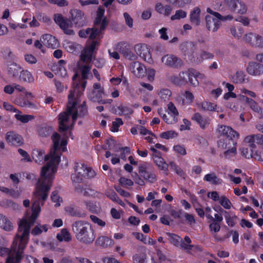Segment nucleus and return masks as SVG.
I'll return each mask as SVG.
<instances>
[{"instance_id":"nucleus-27","label":"nucleus","mask_w":263,"mask_h":263,"mask_svg":"<svg viewBox=\"0 0 263 263\" xmlns=\"http://www.w3.org/2000/svg\"><path fill=\"white\" fill-rule=\"evenodd\" d=\"M6 139L9 144L14 146H19L23 143L22 136L13 132H8L6 135Z\"/></svg>"},{"instance_id":"nucleus-59","label":"nucleus","mask_w":263,"mask_h":263,"mask_svg":"<svg viewBox=\"0 0 263 263\" xmlns=\"http://www.w3.org/2000/svg\"><path fill=\"white\" fill-rule=\"evenodd\" d=\"M193 71L194 72H193L192 77L194 80H196L198 82V85H199L200 81L201 82L205 80L206 78L204 74L196 71L194 69Z\"/></svg>"},{"instance_id":"nucleus-17","label":"nucleus","mask_w":263,"mask_h":263,"mask_svg":"<svg viewBox=\"0 0 263 263\" xmlns=\"http://www.w3.org/2000/svg\"><path fill=\"white\" fill-rule=\"evenodd\" d=\"M161 61L165 66L170 67L178 68L183 65L182 60L172 54L163 56Z\"/></svg>"},{"instance_id":"nucleus-45","label":"nucleus","mask_w":263,"mask_h":263,"mask_svg":"<svg viewBox=\"0 0 263 263\" xmlns=\"http://www.w3.org/2000/svg\"><path fill=\"white\" fill-rule=\"evenodd\" d=\"M166 234L168 236V239L171 243L177 247L181 246L182 239L180 237L175 234L170 233H168Z\"/></svg>"},{"instance_id":"nucleus-54","label":"nucleus","mask_w":263,"mask_h":263,"mask_svg":"<svg viewBox=\"0 0 263 263\" xmlns=\"http://www.w3.org/2000/svg\"><path fill=\"white\" fill-rule=\"evenodd\" d=\"M63 46L65 49L69 52H73L76 49V44L69 41H65L63 43Z\"/></svg>"},{"instance_id":"nucleus-28","label":"nucleus","mask_w":263,"mask_h":263,"mask_svg":"<svg viewBox=\"0 0 263 263\" xmlns=\"http://www.w3.org/2000/svg\"><path fill=\"white\" fill-rule=\"evenodd\" d=\"M191 119L195 121L199 125L200 127L203 129L207 128L211 122V120L209 117L202 116L199 113H195Z\"/></svg>"},{"instance_id":"nucleus-18","label":"nucleus","mask_w":263,"mask_h":263,"mask_svg":"<svg viewBox=\"0 0 263 263\" xmlns=\"http://www.w3.org/2000/svg\"><path fill=\"white\" fill-rule=\"evenodd\" d=\"M139 173L146 181L150 183H154L157 179L156 174L148 169V165L146 163L139 166Z\"/></svg>"},{"instance_id":"nucleus-41","label":"nucleus","mask_w":263,"mask_h":263,"mask_svg":"<svg viewBox=\"0 0 263 263\" xmlns=\"http://www.w3.org/2000/svg\"><path fill=\"white\" fill-rule=\"evenodd\" d=\"M15 118L22 123H27L29 121L32 120L34 119V117L31 115H22V112L18 110L16 112L14 115Z\"/></svg>"},{"instance_id":"nucleus-2","label":"nucleus","mask_w":263,"mask_h":263,"mask_svg":"<svg viewBox=\"0 0 263 263\" xmlns=\"http://www.w3.org/2000/svg\"><path fill=\"white\" fill-rule=\"evenodd\" d=\"M67 108L66 111L59 115V124L60 132L72 129L78 116L82 117L87 113L85 102L83 101L81 105L80 97L74 96V92L70 91L68 96Z\"/></svg>"},{"instance_id":"nucleus-60","label":"nucleus","mask_w":263,"mask_h":263,"mask_svg":"<svg viewBox=\"0 0 263 263\" xmlns=\"http://www.w3.org/2000/svg\"><path fill=\"white\" fill-rule=\"evenodd\" d=\"M227 223L230 227H234L236 223L237 217L234 215L227 214L225 216Z\"/></svg>"},{"instance_id":"nucleus-31","label":"nucleus","mask_w":263,"mask_h":263,"mask_svg":"<svg viewBox=\"0 0 263 263\" xmlns=\"http://www.w3.org/2000/svg\"><path fill=\"white\" fill-rule=\"evenodd\" d=\"M22 70V68L18 64L11 62L8 64V74L13 78H17Z\"/></svg>"},{"instance_id":"nucleus-26","label":"nucleus","mask_w":263,"mask_h":263,"mask_svg":"<svg viewBox=\"0 0 263 263\" xmlns=\"http://www.w3.org/2000/svg\"><path fill=\"white\" fill-rule=\"evenodd\" d=\"M41 41L44 45L52 49L58 48L59 44L58 40L49 34L43 35L41 38Z\"/></svg>"},{"instance_id":"nucleus-1","label":"nucleus","mask_w":263,"mask_h":263,"mask_svg":"<svg viewBox=\"0 0 263 263\" xmlns=\"http://www.w3.org/2000/svg\"><path fill=\"white\" fill-rule=\"evenodd\" d=\"M53 148L48 155H45V152L41 149H34L32 152V159L37 163L40 164L43 161L46 162L42 167L41 177L39 179L34 193L32 204L37 201L41 206L47 199L48 192L52 185L54 175L57 172L58 165L60 161L61 154L67 150V137H61L58 133H54L51 136Z\"/></svg>"},{"instance_id":"nucleus-63","label":"nucleus","mask_w":263,"mask_h":263,"mask_svg":"<svg viewBox=\"0 0 263 263\" xmlns=\"http://www.w3.org/2000/svg\"><path fill=\"white\" fill-rule=\"evenodd\" d=\"M125 23L129 28L133 27V19L128 12H124L123 14Z\"/></svg>"},{"instance_id":"nucleus-3","label":"nucleus","mask_w":263,"mask_h":263,"mask_svg":"<svg viewBox=\"0 0 263 263\" xmlns=\"http://www.w3.org/2000/svg\"><path fill=\"white\" fill-rule=\"evenodd\" d=\"M77 66L83 79H78V74L75 73L72 77V89L70 91L74 92V96L80 97L86 87L87 82L85 80L90 74L91 64V63L79 61Z\"/></svg>"},{"instance_id":"nucleus-53","label":"nucleus","mask_w":263,"mask_h":263,"mask_svg":"<svg viewBox=\"0 0 263 263\" xmlns=\"http://www.w3.org/2000/svg\"><path fill=\"white\" fill-rule=\"evenodd\" d=\"M186 12L181 9L176 10L175 13L171 17L172 21L184 18L186 17Z\"/></svg>"},{"instance_id":"nucleus-57","label":"nucleus","mask_w":263,"mask_h":263,"mask_svg":"<svg viewBox=\"0 0 263 263\" xmlns=\"http://www.w3.org/2000/svg\"><path fill=\"white\" fill-rule=\"evenodd\" d=\"M123 124V122L121 119L117 118L115 121L112 122L110 130L113 132H117L119 130V127L122 125Z\"/></svg>"},{"instance_id":"nucleus-16","label":"nucleus","mask_w":263,"mask_h":263,"mask_svg":"<svg viewBox=\"0 0 263 263\" xmlns=\"http://www.w3.org/2000/svg\"><path fill=\"white\" fill-rule=\"evenodd\" d=\"M54 21L64 32L69 35L74 34L73 31L71 29L72 25L70 21L63 17L60 14H57L54 15Z\"/></svg>"},{"instance_id":"nucleus-23","label":"nucleus","mask_w":263,"mask_h":263,"mask_svg":"<svg viewBox=\"0 0 263 263\" xmlns=\"http://www.w3.org/2000/svg\"><path fill=\"white\" fill-rule=\"evenodd\" d=\"M129 69L137 78H142L146 74L145 66L139 62H132L129 66Z\"/></svg>"},{"instance_id":"nucleus-14","label":"nucleus","mask_w":263,"mask_h":263,"mask_svg":"<svg viewBox=\"0 0 263 263\" xmlns=\"http://www.w3.org/2000/svg\"><path fill=\"white\" fill-rule=\"evenodd\" d=\"M243 40L253 47L263 48V37L259 34L249 32L243 36Z\"/></svg>"},{"instance_id":"nucleus-48","label":"nucleus","mask_w":263,"mask_h":263,"mask_svg":"<svg viewBox=\"0 0 263 263\" xmlns=\"http://www.w3.org/2000/svg\"><path fill=\"white\" fill-rule=\"evenodd\" d=\"M246 74L243 71H237L233 77V81L235 83H243L246 81Z\"/></svg>"},{"instance_id":"nucleus-50","label":"nucleus","mask_w":263,"mask_h":263,"mask_svg":"<svg viewBox=\"0 0 263 263\" xmlns=\"http://www.w3.org/2000/svg\"><path fill=\"white\" fill-rule=\"evenodd\" d=\"M230 31L233 36L239 38L241 36L243 33V29L240 26H233L230 28Z\"/></svg>"},{"instance_id":"nucleus-7","label":"nucleus","mask_w":263,"mask_h":263,"mask_svg":"<svg viewBox=\"0 0 263 263\" xmlns=\"http://www.w3.org/2000/svg\"><path fill=\"white\" fill-rule=\"evenodd\" d=\"M193 69H189L186 71H183L179 73L178 76H172L171 78V81L177 85L185 84L188 82L191 85L195 87L198 86V82L196 80H194L192 73Z\"/></svg>"},{"instance_id":"nucleus-55","label":"nucleus","mask_w":263,"mask_h":263,"mask_svg":"<svg viewBox=\"0 0 263 263\" xmlns=\"http://www.w3.org/2000/svg\"><path fill=\"white\" fill-rule=\"evenodd\" d=\"M51 199L52 202L55 203V206H59L61 203L62 202V199L59 196L58 193L56 191H53L51 195Z\"/></svg>"},{"instance_id":"nucleus-58","label":"nucleus","mask_w":263,"mask_h":263,"mask_svg":"<svg viewBox=\"0 0 263 263\" xmlns=\"http://www.w3.org/2000/svg\"><path fill=\"white\" fill-rule=\"evenodd\" d=\"M240 151L241 155L247 159L252 158L253 149L251 151H249V148L246 147H242L240 148Z\"/></svg>"},{"instance_id":"nucleus-15","label":"nucleus","mask_w":263,"mask_h":263,"mask_svg":"<svg viewBox=\"0 0 263 263\" xmlns=\"http://www.w3.org/2000/svg\"><path fill=\"white\" fill-rule=\"evenodd\" d=\"M136 53L148 63L153 62L150 47L145 44H138L135 46Z\"/></svg>"},{"instance_id":"nucleus-36","label":"nucleus","mask_w":263,"mask_h":263,"mask_svg":"<svg viewBox=\"0 0 263 263\" xmlns=\"http://www.w3.org/2000/svg\"><path fill=\"white\" fill-rule=\"evenodd\" d=\"M203 180L214 185H219L222 182V179L219 178L214 173H211L205 175Z\"/></svg>"},{"instance_id":"nucleus-49","label":"nucleus","mask_w":263,"mask_h":263,"mask_svg":"<svg viewBox=\"0 0 263 263\" xmlns=\"http://www.w3.org/2000/svg\"><path fill=\"white\" fill-rule=\"evenodd\" d=\"M134 263H147L146 254L144 253L136 254L133 256Z\"/></svg>"},{"instance_id":"nucleus-20","label":"nucleus","mask_w":263,"mask_h":263,"mask_svg":"<svg viewBox=\"0 0 263 263\" xmlns=\"http://www.w3.org/2000/svg\"><path fill=\"white\" fill-rule=\"evenodd\" d=\"M70 23L76 27H80L83 26L85 24V18L84 13L81 10L78 9H73L70 11Z\"/></svg>"},{"instance_id":"nucleus-44","label":"nucleus","mask_w":263,"mask_h":263,"mask_svg":"<svg viewBox=\"0 0 263 263\" xmlns=\"http://www.w3.org/2000/svg\"><path fill=\"white\" fill-rule=\"evenodd\" d=\"M96 243L102 247H107L113 245L114 242L113 240L107 236H100L97 239Z\"/></svg>"},{"instance_id":"nucleus-35","label":"nucleus","mask_w":263,"mask_h":263,"mask_svg":"<svg viewBox=\"0 0 263 263\" xmlns=\"http://www.w3.org/2000/svg\"><path fill=\"white\" fill-rule=\"evenodd\" d=\"M167 260H169L167 258L165 254L162 253V251L158 250L156 253H153L151 255V263H161V262H167Z\"/></svg>"},{"instance_id":"nucleus-24","label":"nucleus","mask_w":263,"mask_h":263,"mask_svg":"<svg viewBox=\"0 0 263 263\" xmlns=\"http://www.w3.org/2000/svg\"><path fill=\"white\" fill-rule=\"evenodd\" d=\"M246 70L249 74L258 76L263 74V65L256 62H250Z\"/></svg>"},{"instance_id":"nucleus-30","label":"nucleus","mask_w":263,"mask_h":263,"mask_svg":"<svg viewBox=\"0 0 263 263\" xmlns=\"http://www.w3.org/2000/svg\"><path fill=\"white\" fill-rule=\"evenodd\" d=\"M152 158L154 163L158 166L159 170L164 171L166 175L168 174V164L166 163L163 158L157 155L156 154H153Z\"/></svg>"},{"instance_id":"nucleus-4","label":"nucleus","mask_w":263,"mask_h":263,"mask_svg":"<svg viewBox=\"0 0 263 263\" xmlns=\"http://www.w3.org/2000/svg\"><path fill=\"white\" fill-rule=\"evenodd\" d=\"M72 229L76 238L81 242L91 243L95 239L96 235L93 228L86 221L79 220L74 222Z\"/></svg>"},{"instance_id":"nucleus-5","label":"nucleus","mask_w":263,"mask_h":263,"mask_svg":"<svg viewBox=\"0 0 263 263\" xmlns=\"http://www.w3.org/2000/svg\"><path fill=\"white\" fill-rule=\"evenodd\" d=\"M74 173L71 175L73 182L80 183L84 179L93 178L96 175L94 170L82 163H76L74 167Z\"/></svg>"},{"instance_id":"nucleus-42","label":"nucleus","mask_w":263,"mask_h":263,"mask_svg":"<svg viewBox=\"0 0 263 263\" xmlns=\"http://www.w3.org/2000/svg\"><path fill=\"white\" fill-rule=\"evenodd\" d=\"M20 79L25 82L32 83L34 81V79L32 73L27 70H23L20 73L19 76Z\"/></svg>"},{"instance_id":"nucleus-13","label":"nucleus","mask_w":263,"mask_h":263,"mask_svg":"<svg viewBox=\"0 0 263 263\" xmlns=\"http://www.w3.org/2000/svg\"><path fill=\"white\" fill-rule=\"evenodd\" d=\"M103 95L106 96L104 88L101 87L100 83L93 84L92 89L88 90V97L93 102L105 103V102L102 99Z\"/></svg>"},{"instance_id":"nucleus-43","label":"nucleus","mask_w":263,"mask_h":263,"mask_svg":"<svg viewBox=\"0 0 263 263\" xmlns=\"http://www.w3.org/2000/svg\"><path fill=\"white\" fill-rule=\"evenodd\" d=\"M201 107L204 110L221 111V108L217 107V105L214 103L204 101L201 103Z\"/></svg>"},{"instance_id":"nucleus-21","label":"nucleus","mask_w":263,"mask_h":263,"mask_svg":"<svg viewBox=\"0 0 263 263\" xmlns=\"http://www.w3.org/2000/svg\"><path fill=\"white\" fill-rule=\"evenodd\" d=\"M79 35L81 38L88 37L90 40L99 39L102 37V33L101 30H99L98 28L94 27L80 30Z\"/></svg>"},{"instance_id":"nucleus-40","label":"nucleus","mask_w":263,"mask_h":263,"mask_svg":"<svg viewBox=\"0 0 263 263\" xmlns=\"http://www.w3.org/2000/svg\"><path fill=\"white\" fill-rule=\"evenodd\" d=\"M76 191L79 194L85 196H91L95 194V191L86 186L78 185Z\"/></svg>"},{"instance_id":"nucleus-22","label":"nucleus","mask_w":263,"mask_h":263,"mask_svg":"<svg viewBox=\"0 0 263 263\" xmlns=\"http://www.w3.org/2000/svg\"><path fill=\"white\" fill-rule=\"evenodd\" d=\"M104 9L101 7L98 8L95 22V27L98 28L99 30H101V32L105 29L107 24L106 17L104 16Z\"/></svg>"},{"instance_id":"nucleus-29","label":"nucleus","mask_w":263,"mask_h":263,"mask_svg":"<svg viewBox=\"0 0 263 263\" xmlns=\"http://www.w3.org/2000/svg\"><path fill=\"white\" fill-rule=\"evenodd\" d=\"M65 61L61 60L52 66V70L56 75L65 77L67 76V71L65 67Z\"/></svg>"},{"instance_id":"nucleus-38","label":"nucleus","mask_w":263,"mask_h":263,"mask_svg":"<svg viewBox=\"0 0 263 263\" xmlns=\"http://www.w3.org/2000/svg\"><path fill=\"white\" fill-rule=\"evenodd\" d=\"M116 111L118 115L124 116L125 117H129L133 112L131 107L123 105L118 106Z\"/></svg>"},{"instance_id":"nucleus-25","label":"nucleus","mask_w":263,"mask_h":263,"mask_svg":"<svg viewBox=\"0 0 263 263\" xmlns=\"http://www.w3.org/2000/svg\"><path fill=\"white\" fill-rule=\"evenodd\" d=\"M244 141L249 143L251 148H254L256 147L255 144L258 145H263V135L260 134L249 135L245 137Z\"/></svg>"},{"instance_id":"nucleus-62","label":"nucleus","mask_w":263,"mask_h":263,"mask_svg":"<svg viewBox=\"0 0 263 263\" xmlns=\"http://www.w3.org/2000/svg\"><path fill=\"white\" fill-rule=\"evenodd\" d=\"M177 133L173 130H168L162 133L160 137L163 139H168L177 136Z\"/></svg>"},{"instance_id":"nucleus-52","label":"nucleus","mask_w":263,"mask_h":263,"mask_svg":"<svg viewBox=\"0 0 263 263\" xmlns=\"http://www.w3.org/2000/svg\"><path fill=\"white\" fill-rule=\"evenodd\" d=\"M48 229V227L46 224L36 226L32 230L31 233L33 235H38L43 232H46Z\"/></svg>"},{"instance_id":"nucleus-37","label":"nucleus","mask_w":263,"mask_h":263,"mask_svg":"<svg viewBox=\"0 0 263 263\" xmlns=\"http://www.w3.org/2000/svg\"><path fill=\"white\" fill-rule=\"evenodd\" d=\"M242 97L249 104L251 108L258 115L259 118H263V109H261L253 100L249 99L245 96Z\"/></svg>"},{"instance_id":"nucleus-64","label":"nucleus","mask_w":263,"mask_h":263,"mask_svg":"<svg viewBox=\"0 0 263 263\" xmlns=\"http://www.w3.org/2000/svg\"><path fill=\"white\" fill-rule=\"evenodd\" d=\"M171 94V91L168 89H162L159 92L160 97L164 100L168 99Z\"/></svg>"},{"instance_id":"nucleus-56","label":"nucleus","mask_w":263,"mask_h":263,"mask_svg":"<svg viewBox=\"0 0 263 263\" xmlns=\"http://www.w3.org/2000/svg\"><path fill=\"white\" fill-rule=\"evenodd\" d=\"M252 159L258 161H263V151L262 149L253 150Z\"/></svg>"},{"instance_id":"nucleus-39","label":"nucleus","mask_w":263,"mask_h":263,"mask_svg":"<svg viewBox=\"0 0 263 263\" xmlns=\"http://www.w3.org/2000/svg\"><path fill=\"white\" fill-rule=\"evenodd\" d=\"M57 238L60 241L69 242L71 240V236L67 230L63 229L57 234Z\"/></svg>"},{"instance_id":"nucleus-6","label":"nucleus","mask_w":263,"mask_h":263,"mask_svg":"<svg viewBox=\"0 0 263 263\" xmlns=\"http://www.w3.org/2000/svg\"><path fill=\"white\" fill-rule=\"evenodd\" d=\"M179 49L191 62L198 63L200 61L198 57L196 43L191 41L183 42L180 44Z\"/></svg>"},{"instance_id":"nucleus-51","label":"nucleus","mask_w":263,"mask_h":263,"mask_svg":"<svg viewBox=\"0 0 263 263\" xmlns=\"http://www.w3.org/2000/svg\"><path fill=\"white\" fill-rule=\"evenodd\" d=\"M219 202L221 206L227 210L230 209L232 206V204L230 200L224 195L220 196Z\"/></svg>"},{"instance_id":"nucleus-10","label":"nucleus","mask_w":263,"mask_h":263,"mask_svg":"<svg viewBox=\"0 0 263 263\" xmlns=\"http://www.w3.org/2000/svg\"><path fill=\"white\" fill-rule=\"evenodd\" d=\"M223 4L231 12L238 15L245 14L248 11L245 3L240 0H224Z\"/></svg>"},{"instance_id":"nucleus-32","label":"nucleus","mask_w":263,"mask_h":263,"mask_svg":"<svg viewBox=\"0 0 263 263\" xmlns=\"http://www.w3.org/2000/svg\"><path fill=\"white\" fill-rule=\"evenodd\" d=\"M221 228L220 222L216 221H211L209 224V230L212 235L217 241H220L222 240V238L219 237L217 233L220 231Z\"/></svg>"},{"instance_id":"nucleus-34","label":"nucleus","mask_w":263,"mask_h":263,"mask_svg":"<svg viewBox=\"0 0 263 263\" xmlns=\"http://www.w3.org/2000/svg\"><path fill=\"white\" fill-rule=\"evenodd\" d=\"M172 9L171 6L167 5L164 6L161 3H158L155 5V10L164 16L170 15Z\"/></svg>"},{"instance_id":"nucleus-19","label":"nucleus","mask_w":263,"mask_h":263,"mask_svg":"<svg viewBox=\"0 0 263 263\" xmlns=\"http://www.w3.org/2000/svg\"><path fill=\"white\" fill-rule=\"evenodd\" d=\"M217 131L220 136L227 137L226 139L233 140V139H238L239 137V134L229 126L218 125Z\"/></svg>"},{"instance_id":"nucleus-8","label":"nucleus","mask_w":263,"mask_h":263,"mask_svg":"<svg viewBox=\"0 0 263 263\" xmlns=\"http://www.w3.org/2000/svg\"><path fill=\"white\" fill-rule=\"evenodd\" d=\"M99 45V42L97 40L92 41L90 44H87L81 52L79 61L91 63L96 57V51Z\"/></svg>"},{"instance_id":"nucleus-33","label":"nucleus","mask_w":263,"mask_h":263,"mask_svg":"<svg viewBox=\"0 0 263 263\" xmlns=\"http://www.w3.org/2000/svg\"><path fill=\"white\" fill-rule=\"evenodd\" d=\"M201 10L198 7H195L190 12V19L191 22L195 25L198 26L200 24Z\"/></svg>"},{"instance_id":"nucleus-46","label":"nucleus","mask_w":263,"mask_h":263,"mask_svg":"<svg viewBox=\"0 0 263 263\" xmlns=\"http://www.w3.org/2000/svg\"><path fill=\"white\" fill-rule=\"evenodd\" d=\"M65 210L67 214L72 216L84 217L85 215L84 213L80 212L77 209L71 206H66Z\"/></svg>"},{"instance_id":"nucleus-11","label":"nucleus","mask_w":263,"mask_h":263,"mask_svg":"<svg viewBox=\"0 0 263 263\" xmlns=\"http://www.w3.org/2000/svg\"><path fill=\"white\" fill-rule=\"evenodd\" d=\"M206 27L209 30L213 32L216 31L221 25V21L232 20L233 16L232 15L221 16V17H213L207 15L205 17Z\"/></svg>"},{"instance_id":"nucleus-12","label":"nucleus","mask_w":263,"mask_h":263,"mask_svg":"<svg viewBox=\"0 0 263 263\" xmlns=\"http://www.w3.org/2000/svg\"><path fill=\"white\" fill-rule=\"evenodd\" d=\"M218 146L223 149H227L223 153L224 157L227 158L233 157L236 154V142L233 140L220 139L218 142Z\"/></svg>"},{"instance_id":"nucleus-9","label":"nucleus","mask_w":263,"mask_h":263,"mask_svg":"<svg viewBox=\"0 0 263 263\" xmlns=\"http://www.w3.org/2000/svg\"><path fill=\"white\" fill-rule=\"evenodd\" d=\"M167 107L168 116L164 113L162 109L158 110V114L166 123L173 124L177 123L179 118V112L177 108L172 102H169Z\"/></svg>"},{"instance_id":"nucleus-47","label":"nucleus","mask_w":263,"mask_h":263,"mask_svg":"<svg viewBox=\"0 0 263 263\" xmlns=\"http://www.w3.org/2000/svg\"><path fill=\"white\" fill-rule=\"evenodd\" d=\"M0 227L6 231H10L13 229L12 222L5 216H3Z\"/></svg>"},{"instance_id":"nucleus-61","label":"nucleus","mask_w":263,"mask_h":263,"mask_svg":"<svg viewBox=\"0 0 263 263\" xmlns=\"http://www.w3.org/2000/svg\"><path fill=\"white\" fill-rule=\"evenodd\" d=\"M103 2V5L107 9L108 13H110L115 10V6L112 3L115 0H102Z\"/></svg>"}]
</instances>
